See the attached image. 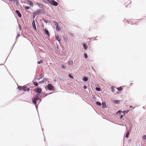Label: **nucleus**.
I'll return each mask as SVG.
<instances>
[{
	"label": "nucleus",
	"mask_w": 146,
	"mask_h": 146,
	"mask_svg": "<svg viewBox=\"0 0 146 146\" xmlns=\"http://www.w3.org/2000/svg\"><path fill=\"white\" fill-rule=\"evenodd\" d=\"M47 89L50 91H54V87L52 86L51 84H48L47 86Z\"/></svg>",
	"instance_id": "nucleus-1"
},
{
	"label": "nucleus",
	"mask_w": 146,
	"mask_h": 146,
	"mask_svg": "<svg viewBox=\"0 0 146 146\" xmlns=\"http://www.w3.org/2000/svg\"><path fill=\"white\" fill-rule=\"evenodd\" d=\"M49 3L51 5L55 6H57L58 4V3L57 2L54 0H50V1L49 2Z\"/></svg>",
	"instance_id": "nucleus-2"
},
{
	"label": "nucleus",
	"mask_w": 146,
	"mask_h": 146,
	"mask_svg": "<svg viewBox=\"0 0 146 146\" xmlns=\"http://www.w3.org/2000/svg\"><path fill=\"white\" fill-rule=\"evenodd\" d=\"M34 91L37 92L39 94H40L41 92L42 91V90L40 88H38L35 89Z\"/></svg>",
	"instance_id": "nucleus-3"
},
{
	"label": "nucleus",
	"mask_w": 146,
	"mask_h": 146,
	"mask_svg": "<svg viewBox=\"0 0 146 146\" xmlns=\"http://www.w3.org/2000/svg\"><path fill=\"white\" fill-rule=\"evenodd\" d=\"M36 4L39 7L42 8L43 9H44V5L40 3L37 2L36 3Z\"/></svg>",
	"instance_id": "nucleus-4"
},
{
	"label": "nucleus",
	"mask_w": 146,
	"mask_h": 146,
	"mask_svg": "<svg viewBox=\"0 0 146 146\" xmlns=\"http://www.w3.org/2000/svg\"><path fill=\"white\" fill-rule=\"evenodd\" d=\"M32 101L33 103L36 106V104H37V99H36L35 98L33 97L32 98Z\"/></svg>",
	"instance_id": "nucleus-5"
},
{
	"label": "nucleus",
	"mask_w": 146,
	"mask_h": 146,
	"mask_svg": "<svg viewBox=\"0 0 146 146\" xmlns=\"http://www.w3.org/2000/svg\"><path fill=\"white\" fill-rule=\"evenodd\" d=\"M32 25L34 29L35 30H36V26L35 21L34 19L33 20Z\"/></svg>",
	"instance_id": "nucleus-6"
},
{
	"label": "nucleus",
	"mask_w": 146,
	"mask_h": 146,
	"mask_svg": "<svg viewBox=\"0 0 146 146\" xmlns=\"http://www.w3.org/2000/svg\"><path fill=\"white\" fill-rule=\"evenodd\" d=\"M20 88H19V90H23L24 91H26V87H25V86H20Z\"/></svg>",
	"instance_id": "nucleus-7"
},
{
	"label": "nucleus",
	"mask_w": 146,
	"mask_h": 146,
	"mask_svg": "<svg viewBox=\"0 0 146 146\" xmlns=\"http://www.w3.org/2000/svg\"><path fill=\"white\" fill-rule=\"evenodd\" d=\"M15 12L17 14L18 16L19 17H21V14L19 11L16 10L15 11Z\"/></svg>",
	"instance_id": "nucleus-8"
},
{
	"label": "nucleus",
	"mask_w": 146,
	"mask_h": 146,
	"mask_svg": "<svg viewBox=\"0 0 146 146\" xmlns=\"http://www.w3.org/2000/svg\"><path fill=\"white\" fill-rule=\"evenodd\" d=\"M55 37H56V40H58L59 42V43H60V37L58 35H55Z\"/></svg>",
	"instance_id": "nucleus-9"
},
{
	"label": "nucleus",
	"mask_w": 146,
	"mask_h": 146,
	"mask_svg": "<svg viewBox=\"0 0 146 146\" xmlns=\"http://www.w3.org/2000/svg\"><path fill=\"white\" fill-rule=\"evenodd\" d=\"M83 46L84 49L85 50H86L88 48V46L86 44V43H84L83 44Z\"/></svg>",
	"instance_id": "nucleus-10"
},
{
	"label": "nucleus",
	"mask_w": 146,
	"mask_h": 146,
	"mask_svg": "<svg viewBox=\"0 0 146 146\" xmlns=\"http://www.w3.org/2000/svg\"><path fill=\"white\" fill-rule=\"evenodd\" d=\"M73 63V60H72L70 59L68 62V64L70 66L72 65Z\"/></svg>",
	"instance_id": "nucleus-11"
},
{
	"label": "nucleus",
	"mask_w": 146,
	"mask_h": 146,
	"mask_svg": "<svg viewBox=\"0 0 146 146\" xmlns=\"http://www.w3.org/2000/svg\"><path fill=\"white\" fill-rule=\"evenodd\" d=\"M47 79L46 78H44L43 80L39 82V83L40 84L44 83L47 81Z\"/></svg>",
	"instance_id": "nucleus-12"
},
{
	"label": "nucleus",
	"mask_w": 146,
	"mask_h": 146,
	"mask_svg": "<svg viewBox=\"0 0 146 146\" xmlns=\"http://www.w3.org/2000/svg\"><path fill=\"white\" fill-rule=\"evenodd\" d=\"M27 3H28V4L29 5H31L32 7L33 6H34L33 4V2L31 1L30 0H29L28 1Z\"/></svg>",
	"instance_id": "nucleus-13"
},
{
	"label": "nucleus",
	"mask_w": 146,
	"mask_h": 146,
	"mask_svg": "<svg viewBox=\"0 0 146 146\" xmlns=\"http://www.w3.org/2000/svg\"><path fill=\"white\" fill-rule=\"evenodd\" d=\"M44 32L48 36H50V34L48 31L46 29H45Z\"/></svg>",
	"instance_id": "nucleus-14"
},
{
	"label": "nucleus",
	"mask_w": 146,
	"mask_h": 146,
	"mask_svg": "<svg viewBox=\"0 0 146 146\" xmlns=\"http://www.w3.org/2000/svg\"><path fill=\"white\" fill-rule=\"evenodd\" d=\"M112 91L113 93H115L116 90H117V88H116L115 87H113L111 88Z\"/></svg>",
	"instance_id": "nucleus-15"
},
{
	"label": "nucleus",
	"mask_w": 146,
	"mask_h": 146,
	"mask_svg": "<svg viewBox=\"0 0 146 146\" xmlns=\"http://www.w3.org/2000/svg\"><path fill=\"white\" fill-rule=\"evenodd\" d=\"M117 89L118 91H116V92L117 93L119 91H121L123 90V88L121 87H119L117 88Z\"/></svg>",
	"instance_id": "nucleus-16"
},
{
	"label": "nucleus",
	"mask_w": 146,
	"mask_h": 146,
	"mask_svg": "<svg viewBox=\"0 0 146 146\" xmlns=\"http://www.w3.org/2000/svg\"><path fill=\"white\" fill-rule=\"evenodd\" d=\"M63 38L64 40H66L67 36V35H66L65 33H64L63 35H62Z\"/></svg>",
	"instance_id": "nucleus-17"
},
{
	"label": "nucleus",
	"mask_w": 146,
	"mask_h": 146,
	"mask_svg": "<svg viewBox=\"0 0 146 146\" xmlns=\"http://www.w3.org/2000/svg\"><path fill=\"white\" fill-rule=\"evenodd\" d=\"M107 106L106 105V103L105 102H103L102 103V107L103 108H105Z\"/></svg>",
	"instance_id": "nucleus-18"
},
{
	"label": "nucleus",
	"mask_w": 146,
	"mask_h": 146,
	"mask_svg": "<svg viewBox=\"0 0 146 146\" xmlns=\"http://www.w3.org/2000/svg\"><path fill=\"white\" fill-rule=\"evenodd\" d=\"M68 76L71 79H74V78L73 76V74L72 73H70V74L68 75Z\"/></svg>",
	"instance_id": "nucleus-19"
},
{
	"label": "nucleus",
	"mask_w": 146,
	"mask_h": 146,
	"mask_svg": "<svg viewBox=\"0 0 146 146\" xmlns=\"http://www.w3.org/2000/svg\"><path fill=\"white\" fill-rule=\"evenodd\" d=\"M82 80L86 82L88 80V78L85 76L83 77Z\"/></svg>",
	"instance_id": "nucleus-20"
},
{
	"label": "nucleus",
	"mask_w": 146,
	"mask_h": 146,
	"mask_svg": "<svg viewBox=\"0 0 146 146\" xmlns=\"http://www.w3.org/2000/svg\"><path fill=\"white\" fill-rule=\"evenodd\" d=\"M56 31H59L60 30V28L59 25H57L56 27Z\"/></svg>",
	"instance_id": "nucleus-21"
},
{
	"label": "nucleus",
	"mask_w": 146,
	"mask_h": 146,
	"mask_svg": "<svg viewBox=\"0 0 146 146\" xmlns=\"http://www.w3.org/2000/svg\"><path fill=\"white\" fill-rule=\"evenodd\" d=\"M129 133L130 132L129 131H127L125 135V138H127L128 137L129 135Z\"/></svg>",
	"instance_id": "nucleus-22"
},
{
	"label": "nucleus",
	"mask_w": 146,
	"mask_h": 146,
	"mask_svg": "<svg viewBox=\"0 0 146 146\" xmlns=\"http://www.w3.org/2000/svg\"><path fill=\"white\" fill-rule=\"evenodd\" d=\"M40 96V95L38 94H36V98H35L36 99H37V100L38 101L40 100V98L39 97V96Z\"/></svg>",
	"instance_id": "nucleus-23"
},
{
	"label": "nucleus",
	"mask_w": 146,
	"mask_h": 146,
	"mask_svg": "<svg viewBox=\"0 0 146 146\" xmlns=\"http://www.w3.org/2000/svg\"><path fill=\"white\" fill-rule=\"evenodd\" d=\"M44 76V75L43 74H41L39 76V78H38V80H39L42 78Z\"/></svg>",
	"instance_id": "nucleus-24"
},
{
	"label": "nucleus",
	"mask_w": 146,
	"mask_h": 146,
	"mask_svg": "<svg viewBox=\"0 0 146 146\" xmlns=\"http://www.w3.org/2000/svg\"><path fill=\"white\" fill-rule=\"evenodd\" d=\"M35 13L36 15H38L40 14L41 13V12H40L39 11L37 10L35 11L34 12Z\"/></svg>",
	"instance_id": "nucleus-25"
},
{
	"label": "nucleus",
	"mask_w": 146,
	"mask_h": 146,
	"mask_svg": "<svg viewBox=\"0 0 146 146\" xmlns=\"http://www.w3.org/2000/svg\"><path fill=\"white\" fill-rule=\"evenodd\" d=\"M96 104L98 106H100L101 105V102L99 101L96 102Z\"/></svg>",
	"instance_id": "nucleus-26"
},
{
	"label": "nucleus",
	"mask_w": 146,
	"mask_h": 146,
	"mask_svg": "<svg viewBox=\"0 0 146 146\" xmlns=\"http://www.w3.org/2000/svg\"><path fill=\"white\" fill-rule=\"evenodd\" d=\"M95 89L97 91H100L101 90V89L99 87H96Z\"/></svg>",
	"instance_id": "nucleus-27"
},
{
	"label": "nucleus",
	"mask_w": 146,
	"mask_h": 146,
	"mask_svg": "<svg viewBox=\"0 0 146 146\" xmlns=\"http://www.w3.org/2000/svg\"><path fill=\"white\" fill-rule=\"evenodd\" d=\"M120 101V100H115L114 101V103H115V104H118L119 103V102Z\"/></svg>",
	"instance_id": "nucleus-28"
},
{
	"label": "nucleus",
	"mask_w": 146,
	"mask_h": 146,
	"mask_svg": "<svg viewBox=\"0 0 146 146\" xmlns=\"http://www.w3.org/2000/svg\"><path fill=\"white\" fill-rule=\"evenodd\" d=\"M61 67L62 69H63L64 70H66V67L64 65H61Z\"/></svg>",
	"instance_id": "nucleus-29"
},
{
	"label": "nucleus",
	"mask_w": 146,
	"mask_h": 146,
	"mask_svg": "<svg viewBox=\"0 0 146 146\" xmlns=\"http://www.w3.org/2000/svg\"><path fill=\"white\" fill-rule=\"evenodd\" d=\"M20 36V34H19V33L17 35V36L16 37V40H15V43H14V44H15V43H16V42H17V38H18V37L19 36Z\"/></svg>",
	"instance_id": "nucleus-30"
},
{
	"label": "nucleus",
	"mask_w": 146,
	"mask_h": 146,
	"mask_svg": "<svg viewBox=\"0 0 146 146\" xmlns=\"http://www.w3.org/2000/svg\"><path fill=\"white\" fill-rule=\"evenodd\" d=\"M16 3V4L17 6H18L19 5V1L18 0H16V1L15 2Z\"/></svg>",
	"instance_id": "nucleus-31"
},
{
	"label": "nucleus",
	"mask_w": 146,
	"mask_h": 146,
	"mask_svg": "<svg viewBox=\"0 0 146 146\" xmlns=\"http://www.w3.org/2000/svg\"><path fill=\"white\" fill-rule=\"evenodd\" d=\"M84 58H88V55L87 54L84 53Z\"/></svg>",
	"instance_id": "nucleus-32"
},
{
	"label": "nucleus",
	"mask_w": 146,
	"mask_h": 146,
	"mask_svg": "<svg viewBox=\"0 0 146 146\" xmlns=\"http://www.w3.org/2000/svg\"><path fill=\"white\" fill-rule=\"evenodd\" d=\"M33 84L36 86H37L38 85V83L37 82H34L33 83Z\"/></svg>",
	"instance_id": "nucleus-33"
},
{
	"label": "nucleus",
	"mask_w": 146,
	"mask_h": 146,
	"mask_svg": "<svg viewBox=\"0 0 146 146\" xmlns=\"http://www.w3.org/2000/svg\"><path fill=\"white\" fill-rule=\"evenodd\" d=\"M97 37V36H96V37L95 38H89L90 39V40H91L92 39H93V40H96L97 39H96V37ZM88 39H89V38H88Z\"/></svg>",
	"instance_id": "nucleus-34"
},
{
	"label": "nucleus",
	"mask_w": 146,
	"mask_h": 146,
	"mask_svg": "<svg viewBox=\"0 0 146 146\" xmlns=\"http://www.w3.org/2000/svg\"><path fill=\"white\" fill-rule=\"evenodd\" d=\"M30 8V7L29 6H25V7L24 8L25 10L29 9Z\"/></svg>",
	"instance_id": "nucleus-35"
},
{
	"label": "nucleus",
	"mask_w": 146,
	"mask_h": 146,
	"mask_svg": "<svg viewBox=\"0 0 146 146\" xmlns=\"http://www.w3.org/2000/svg\"><path fill=\"white\" fill-rule=\"evenodd\" d=\"M42 62H43V61L42 60H40V61H38L37 62V63L38 64H40L42 63Z\"/></svg>",
	"instance_id": "nucleus-36"
},
{
	"label": "nucleus",
	"mask_w": 146,
	"mask_h": 146,
	"mask_svg": "<svg viewBox=\"0 0 146 146\" xmlns=\"http://www.w3.org/2000/svg\"><path fill=\"white\" fill-rule=\"evenodd\" d=\"M142 138L143 140L146 139V135H143L142 137Z\"/></svg>",
	"instance_id": "nucleus-37"
},
{
	"label": "nucleus",
	"mask_w": 146,
	"mask_h": 146,
	"mask_svg": "<svg viewBox=\"0 0 146 146\" xmlns=\"http://www.w3.org/2000/svg\"><path fill=\"white\" fill-rule=\"evenodd\" d=\"M33 18L34 19L35 17L37 15L34 13H33Z\"/></svg>",
	"instance_id": "nucleus-38"
},
{
	"label": "nucleus",
	"mask_w": 146,
	"mask_h": 146,
	"mask_svg": "<svg viewBox=\"0 0 146 146\" xmlns=\"http://www.w3.org/2000/svg\"><path fill=\"white\" fill-rule=\"evenodd\" d=\"M43 21L46 24H47V21H48L47 20H46V19H43Z\"/></svg>",
	"instance_id": "nucleus-39"
},
{
	"label": "nucleus",
	"mask_w": 146,
	"mask_h": 146,
	"mask_svg": "<svg viewBox=\"0 0 146 146\" xmlns=\"http://www.w3.org/2000/svg\"><path fill=\"white\" fill-rule=\"evenodd\" d=\"M129 110H125V111H123V113H128V112H129Z\"/></svg>",
	"instance_id": "nucleus-40"
},
{
	"label": "nucleus",
	"mask_w": 146,
	"mask_h": 146,
	"mask_svg": "<svg viewBox=\"0 0 146 146\" xmlns=\"http://www.w3.org/2000/svg\"><path fill=\"white\" fill-rule=\"evenodd\" d=\"M54 24H55V25H56V26H57V25H58V23L57 22H56V21H54Z\"/></svg>",
	"instance_id": "nucleus-41"
},
{
	"label": "nucleus",
	"mask_w": 146,
	"mask_h": 146,
	"mask_svg": "<svg viewBox=\"0 0 146 146\" xmlns=\"http://www.w3.org/2000/svg\"><path fill=\"white\" fill-rule=\"evenodd\" d=\"M87 87L85 85L84 86L83 88L84 89H87Z\"/></svg>",
	"instance_id": "nucleus-42"
},
{
	"label": "nucleus",
	"mask_w": 146,
	"mask_h": 146,
	"mask_svg": "<svg viewBox=\"0 0 146 146\" xmlns=\"http://www.w3.org/2000/svg\"><path fill=\"white\" fill-rule=\"evenodd\" d=\"M19 29H20V31H21V26L20 25H19Z\"/></svg>",
	"instance_id": "nucleus-43"
},
{
	"label": "nucleus",
	"mask_w": 146,
	"mask_h": 146,
	"mask_svg": "<svg viewBox=\"0 0 146 146\" xmlns=\"http://www.w3.org/2000/svg\"><path fill=\"white\" fill-rule=\"evenodd\" d=\"M26 91H29L30 90V89L29 88H27L26 89Z\"/></svg>",
	"instance_id": "nucleus-44"
},
{
	"label": "nucleus",
	"mask_w": 146,
	"mask_h": 146,
	"mask_svg": "<svg viewBox=\"0 0 146 146\" xmlns=\"http://www.w3.org/2000/svg\"><path fill=\"white\" fill-rule=\"evenodd\" d=\"M123 117V115H120V116L119 117V118H120V119H121L122 118V117Z\"/></svg>",
	"instance_id": "nucleus-45"
},
{
	"label": "nucleus",
	"mask_w": 146,
	"mask_h": 146,
	"mask_svg": "<svg viewBox=\"0 0 146 146\" xmlns=\"http://www.w3.org/2000/svg\"><path fill=\"white\" fill-rule=\"evenodd\" d=\"M121 112H122L121 111L119 110L118 111L117 113H121Z\"/></svg>",
	"instance_id": "nucleus-46"
},
{
	"label": "nucleus",
	"mask_w": 146,
	"mask_h": 146,
	"mask_svg": "<svg viewBox=\"0 0 146 146\" xmlns=\"http://www.w3.org/2000/svg\"><path fill=\"white\" fill-rule=\"evenodd\" d=\"M38 11H39L40 12H41V11H42V9H39L38 10Z\"/></svg>",
	"instance_id": "nucleus-47"
},
{
	"label": "nucleus",
	"mask_w": 146,
	"mask_h": 146,
	"mask_svg": "<svg viewBox=\"0 0 146 146\" xmlns=\"http://www.w3.org/2000/svg\"><path fill=\"white\" fill-rule=\"evenodd\" d=\"M15 44H13V46H12V47H11V50H12L13 49V46Z\"/></svg>",
	"instance_id": "nucleus-48"
},
{
	"label": "nucleus",
	"mask_w": 146,
	"mask_h": 146,
	"mask_svg": "<svg viewBox=\"0 0 146 146\" xmlns=\"http://www.w3.org/2000/svg\"><path fill=\"white\" fill-rule=\"evenodd\" d=\"M93 98L94 100H95L96 99V98L95 97H94Z\"/></svg>",
	"instance_id": "nucleus-49"
},
{
	"label": "nucleus",
	"mask_w": 146,
	"mask_h": 146,
	"mask_svg": "<svg viewBox=\"0 0 146 146\" xmlns=\"http://www.w3.org/2000/svg\"><path fill=\"white\" fill-rule=\"evenodd\" d=\"M56 49H57V50H58V49H59V48H58V46H57V47H56Z\"/></svg>",
	"instance_id": "nucleus-50"
},
{
	"label": "nucleus",
	"mask_w": 146,
	"mask_h": 146,
	"mask_svg": "<svg viewBox=\"0 0 146 146\" xmlns=\"http://www.w3.org/2000/svg\"><path fill=\"white\" fill-rule=\"evenodd\" d=\"M47 1H48L49 3V2L50 1V0H47Z\"/></svg>",
	"instance_id": "nucleus-51"
},
{
	"label": "nucleus",
	"mask_w": 146,
	"mask_h": 146,
	"mask_svg": "<svg viewBox=\"0 0 146 146\" xmlns=\"http://www.w3.org/2000/svg\"><path fill=\"white\" fill-rule=\"evenodd\" d=\"M16 1V0H13V1L14 2H15Z\"/></svg>",
	"instance_id": "nucleus-52"
},
{
	"label": "nucleus",
	"mask_w": 146,
	"mask_h": 146,
	"mask_svg": "<svg viewBox=\"0 0 146 146\" xmlns=\"http://www.w3.org/2000/svg\"><path fill=\"white\" fill-rule=\"evenodd\" d=\"M48 94H47V95H45V96H46L47 95H48Z\"/></svg>",
	"instance_id": "nucleus-53"
},
{
	"label": "nucleus",
	"mask_w": 146,
	"mask_h": 146,
	"mask_svg": "<svg viewBox=\"0 0 146 146\" xmlns=\"http://www.w3.org/2000/svg\"><path fill=\"white\" fill-rule=\"evenodd\" d=\"M131 3V1H130L129 3Z\"/></svg>",
	"instance_id": "nucleus-54"
},
{
	"label": "nucleus",
	"mask_w": 146,
	"mask_h": 146,
	"mask_svg": "<svg viewBox=\"0 0 146 146\" xmlns=\"http://www.w3.org/2000/svg\"><path fill=\"white\" fill-rule=\"evenodd\" d=\"M132 107V106H130V108H131Z\"/></svg>",
	"instance_id": "nucleus-55"
},
{
	"label": "nucleus",
	"mask_w": 146,
	"mask_h": 146,
	"mask_svg": "<svg viewBox=\"0 0 146 146\" xmlns=\"http://www.w3.org/2000/svg\"><path fill=\"white\" fill-rule=\"evenodd\" d=\"M51 94V93H50L49 94Z\"/></svg>",
	"instance_id": "nucleus-56"
},
{
	"label": "nucleus",
	"mask_w": 146,
	"mask_h": 146,
	"mask_svg": "<svg viewBox=\"0 0 146 146\" xmlns=\"http://www.w3.org/2000/svg\"><path fill=\"white\" fill-rule=\"evenodd\" d=\"M132 83H131L130 84H132Z\"/></svg>",
	"instance_id": "nucleus-57"
}]
</instances>
